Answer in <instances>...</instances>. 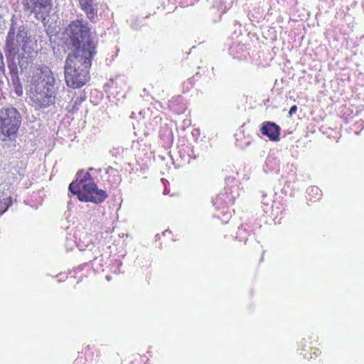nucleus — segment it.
<instances>
[{
    "mask_svg": "<svg viewBox=\"0 0 364 364\" xmlns=\"http://www.w3.org/2000/svg\"><path fill=\"white\" fill-rule=\"evenodd\" d=\"M31 69L30 99L36 109H45L55 102L58 90L57 80L50 68L43 64H35Z\"/></svg>",
    "mask_w": 364,
    "mask_h": 364,
    "instance_id": "nucleus-2",
    "label": "nucleus"
},
{
    "mask_svg": "<svg viewBox=\"0 0 364 364\" xmlns=\"http://www.w3.org/2000/svg\"><path fill=\"white\" fill-rule=\"evenodd\" d=\"M280 131L279 126L272 122H264L260 127L262 134L267 136L272 141L279 140Z\"/></svg>",
    "mask_w": 364,
    "mask_h": 364,
    "instance_id": "nucleus-8",
    "label": "nucleus"
},
{
    "mask_svg": "<svg viewBox=\"0 0 364 364\" xmlns=\"http://www.w3.org/2000/svg\"><path fill=\"white\" fill-rule=\"evenodd\" d=\"M93 171L95 170L90 168L87 172L83 170L77 171L76 180L69 185V190L77 195L81 201L100 203L107 198V194L103 190L97 188L91 175V171Z\"/></svg>",
    "mask_w": 364,
    "mask_h": 364,
    "instance_id": "nucleus-4",
    "label": "nucleus"
},
{
    "mask_svg": "<svg viewBox=\"0 0 364 364\" xmlns=\"http://www.w3.org/2000/svg\"><path fill=\"white\" fill-rule=\"evenodd\" d=\"M4 79V77L0 75V105L2 103V100L4 98L3 95V87L5 85Z\"/></svg>",
    "mask_w": 364,
    "mask_h": 364,
    "instance_id": "nucleus-15",
    "label": "nucleus"
},
{
    "mask_svg": "<svg viewBox=\"0 0 364 364\" xmlns=\"http://www.w3.org/2000/svg\"><path fill=\"white\" fill-rule=\"evenodd\" d=\"M5 56L9 62L18 59L21 70L33 66V60L38 54L37 41L28 36L27 26L12 18L4 47ZM11 73L16 68V63L9 65Z\"/></svg>",
    "mask_w": 364,
    "mask_h": 364,
    "instance_id": "nucleus-1",
    "label": "nucleus"
},
{
    "mask_svg": "<svg viewBox=\"0 0 364 364\" xmlns=\"http://www.w3.org/2000/svg\"><path fill=\"white\" fill-rule=\"evenodd\" d=\"M16 94L18 95V96H21L22 95V88L20 87L19 89L17 88L16 90Z\"/></svg>",
    "mask_w": 364,
    "mask_h": 364,
    "instance_id": "nucleus-18",
    "label": "nucleus"
},
{
    "mask_svg": "<svg viewBox=\"0 0 364 364\" xmlns=\"http://www.w3.org/2000/svg\"><path fill=\"white\" fill-rule=\"evenodd\" d=\"M23 10L28 16L34 15L38 21H46L53 7L52 0H21Z\"/></svg>",
    "mask_w": 364,
    "mask_h": 364,
    "instance_id": "nucleus-7",
    "label": "nucleus"
},
{
    "mask_svg": "<svg viewBox=\"0 0 364 364\" xmlns=\"http://www.w3.org/2000/svg\"><path fill=\"white\" fill-rule=\"evenodd\" d=\"M11 203V198L10 196H0V215L8 210Z\"/></svg>",
    "mask_w": 364,
    "mask_h": 364,
    "instance_id": "nucleus-11",
    "label": "nucleus"
},
{
    "mask_svg": "<svg viewBox=\"0 0 364 364\" xmlns=\"http://www.w3.org/2000/svg\"><path fill=\"white\" fill-rule=\"evenodd\" d=\"M272 200L267 197V194H262V203L264 206V210L267 213V210L271 208Z\"/></svg>",
    "mask_w": 364,
    "mask_h": 364,
    "instance_id": "nucleus-13",
    "label": "nucleus"
},
{
    "mask_svg": "<svg viewBox=\"0 0 364 364\" xmlns=\"http://www.w3.org/2000/svg\"><path fill=\"white\" fill-rule=\"evenodd\" d=\"M94 55L90 51H72L65 60L64 76L67 85L76 89L82 87L90 80V68Z\"/></svg>",
    "mask_w": 364,
    "mask_h": 364,
    "instance_id": "nucleus-3",
    "label": "nucleus"
},
{
    "mask_svg": "<svg viewBox=\"0 0 364 364\" xmlns=\"http://www.w3.org/2000/svg\"><path fill=\"white\" fill-rule=\"evenodd\" d=\"M21 122V116L14 107L0 109V140H14Z\"/></svg>",
    "mask_w": 364,
    "mask_h": 364,
    "instance_id": "nucleus-6",
    "label": "nucleus"
},
{
    "mask_svg": "<svg viewBox=\"0 0 364 364\" xmlns=\"http://www.w3.org/2000/svg\"><path fill=\"white\" fill-rule=\"evenodd\" d=\"M306 194L310 200H319L322 197V192L318 186H309L306 189Z\"/></svg>",
    "mask_w": 364,
    "mask_h": 364,
    "instance_id": "nucleus-10",
    "label": "nucleus"
},
{
    "mask_svg": "<svg viewBox=\"0 0 364 364\" xmlns=\"http://www.w3.org/2000/svg\"><path fill=\"white\" fill-rule=\"evenodd\" d=\"M263 218L265 220V223L267 225L272 226L273 225H275L274 220L272 218H269V216L264 215Z\"/></svg>",
    "mask_w": 364,
    "mask_h": 364,
    "instance_id": "nucleus-16",
    "label": "nucleus"
},
{
    "mask_svg": "<svg viewBox=\"0 0 364 364\" xmlns=\"http://www.w3.org/2000/svg\"><path fill=\"white\" fill-rule=\"evenodd\" d=\"M90 31L87 23L82 20L74 21L68 26L65 33L75 48L73 51H90L91 55H95L96 45L90 37Z\"/></svg>",
    "mask_w": 364,
    "mask_h": 364,
    "instance_id": "nucleus-5",
    "label": "nucleus"
},
{
    "mask_svg": "<svg viewBox=\"0 0 364 364\" xmlns=\"http://www.w3.org/2000/svg\"><path fill=\"white\" fill-rule=\"evenodd\" d=\"M311 352L310 353V355L308 357L305 355V357L308 359L316 358L318 355L321 354V350L317 348H311Z\"/></svg>",
    "mask_w": 364,
    "mask_h": 364,
    "instance_id": "nucleus-14",
    "label": "nucleus"
},
{
    "mask_svg": "<svg viewBox=\"0 0 364 364\" xmlns=\"http://www.w3.org/2000/svg\"><path fill=\"white\" fill-rule=\"evenodd\" d=\"M297 111V107L296 105H293L290 109H289V114L290 116H291L292 114H294V113H296V112Z\"/></svg>",
    "mask_w": 364,
    "mask_h": 364,
    "instance_id": "nucleus-17",
    "label": "nucleus"
},
{
    "mask_svg": "<svg viewBox=\"0 0 364 364\" xmlns=\"http://www.w3.org/2000/svg\"><path fill=\"white\" fill-rule=\"evenodd\" d=\"M224 195L218 196L215 198L213 199V206H215V209L220 210L223 209L225 207V203H224Z\"/></svg>",
    "mask_w": 364,
    "mask_h": 364,
    "instance_id": "nucleus-12",
    "label": "nucleus"
},
{
    "mask_svg": "<svg viewBox=\"0 0 364 364\" xmlns=\"http://www.w3.org/2000/svg\"><path fill=\"white\" fill-rule=\"evenodd\" d=\"M79 3L87 18L91 21L95 22L97 19V0H79Z\"/></svg>",
    "mask_w": 364,
    "mask_h": 364,
    "instance_id": "nucleus-9",
    "label": "nucleus"
}]
</instances>
